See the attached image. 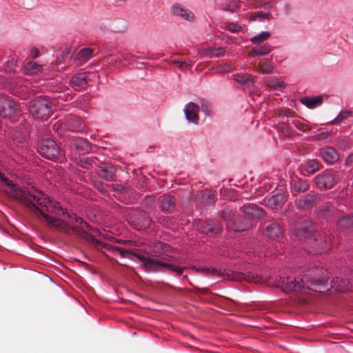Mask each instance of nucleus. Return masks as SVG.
Returning <instances> with one entry per match:
<instances>
[{"instance_id":"obj_34","label":"nucleus","mask_w":353,"mask_h":353,"mask_svg":"<svg viewBox=\"0 0 353 353\" xmlns=\"http://www.w3.org/2000/svg\"><path fill=\"white\" fill-rule=\"evenodd\" d=\"M271 34L269 32L264 31L252 37L250 41L252 43L257 44L268 40Z\"/></svg>"},{"instance_id":"obj_47","label":"nucleus","mask_w":353,"mask_h":353,"mask_svg":"<svg viewBox=\"0 0 353 353\" xmlns=\"http://www.w3.org/2000/svg\"><path fill=\"white\" fill-rule=\"evenodd\" d=\"M0 180L3 182L7 186L12 187L14 185L13 182L8 179L5 175L0 172Z\"/></svg>"},{"instance_id":"obj_29","label":"nucleus","mask_w":353,"mask_h":353,"mask_svg":"<svg viewBox=\"0 0 353 353\" xmlns=\"http://www.w3.org/2000/svg\"><path fill=\"white\" fill-rule=\"evenodd\" d=\"M255 77L248 74H238L236 75L235 80L237 83L245 85L248 87L253 85L254 83V79Z\"/></svg>"},{"instance_id":"obj_49","label":"nucleus","mask_w":353,"mask_h":353,"mask_svg":"<svg viewBox=\"0 0 353 353\" xmlns=\"http://www.w3.org/2000/svg\"><path fill=\"white\" fill-rule=\"evenodd\" d=\"M283 10L286 15H290L292 11L291 6L288 3H285L283 6Z\"/></svg>"},{"instance_id":"obj_51","label":"nucleus","mask_w":353,"mask_h":353,"mask_svg":"<svg viewBox=\"0 0 353 353\" xmlns=\"http://www.w3.org/2000/svg\"><path fill=\"white\" fill-rule=\"evenodd\" d=\"M330 136V134L328 132H322L321 134H319L316 136L317 139H324L327 138Z\"/></svg>"},{"instance_id":"obj_48","label":"nucleus","mask_w":353,"mask_h":353,"mask_svg":"<svg viewBox=\"0 0 353 353\" xmlns=\"http://www.w3.org/2000/svg\"><path fill=\"white\" fill-rule=\"evenodd\" d=\"M39 55V50L37 48H33L30 50V56L33 59H36Z\"/></svg>"},{"instance_id":"obj_24","label":"nucleus","mask_w":353,"mask_h":353,"mask_svg":"<svg viewBox=\"0 0 353 353\" xmlns=\"http://www.w3.org/2000/svg\"><path fill=\"white\" fill-rule=\"evenodd\" d=\"M303 166L305 172L309 174H314L320 170L321 164L316 159H308L304 161Z\"/></svg>"},{"instance_id":"obj_42","label":"nucleus","mask_w":353,"mask_h":353,"mask_svg":"<svg viewBox=\"0 0 353 353\" xmlns=\"http://www.w3.org/2000/svg\"><path fill=\"white\" fill-rule=\"evenodd\" d=\"M259 3V7L265 9H271L273 8V3L270 0H256Z\"/></svg>"},{"instance_id":"obj_36","label":"nucleus","mask_w":353,"mask_h":353,"mask_svg":"<svg viewBox=\"0 0 353 353\" xmlns=\"http://www.w3.org/2000/svg\"><path fill=\"white\" fill-rule=\"evenodd\" d=\"M192 269L196 271L197 272H200L205 275H215V274L221 275V270H217L216 269H214V268H199L193 267Z\"/></svg>"},{"instance_id":"obj_19","label":"nucleus","mask_w":353,"mask_h":353,"mask_svg":"<svg viewBox=\"0 0 353 353\" xmlns=\"http://www.w3.org/2000/svg\"><path fill=\"white\" fill-rule=\"evenodd\" d=\"M291 187L293 192L302 193L309 189L310 185L305 179L294 176L291 180Z\"/></svg>"},{"instance_id":"obj_14","label":"nucleus","mask_w":353,"mask_h":353,"mask_svg":"<svg viewBox=\"0 0 353 353\" xmlns=\"http://www.w3.org/2000/svg\"><path fill=\"white\" fill-rule=\"evenodd\" d=\"M158 204L161 210L165 213L172 212L176 205L174 197L170 194H163L158 199Z\"/></svg>"},{"instance_id":"obj_9","label":"nucleus","mask_w":353,"mask_h":353,"mask_svg":"<svg viewBox=\"0 0 353 353\" xmlns=\"http://www.w3.org/2000/svg\"><path fill=\"white\" fill-rule=\"evenodd\" d=\"M287 196V193L283 188H277L274 190L272 194L267 199L266 205L272 209H276L284 204Z\"/></svg>"},{"instance_id":"obj_1","label":"nucleus","mask_w":353,"mask_h":353,"mask_svg":"<svg viewBox=\"0 0 353 353\" xmlns=\"http://www.w3.org/2000/svg\"><path fill=\"white\" fill-rule=\"evenodd\" d=\"M22 204L36 215L42 216L50 228L57 229L68 235L73 232L77 236L92 243L98 250L104 249L110 253L120 254L123 257L125 254L132 253L149 271L163 272L164 270H170L179 275L183 272L185 268L172 263L174 259L171 255V247L167 243H157L152 249V256L154 258H150L97 240L94 234L99 233L98 229L90 227L76 214L67 212L66 209L60 206L58 202L32 187L22 189Z\"/></svg>"},{"instance_id":"obj_4","label":"nucleus","mask_w":353,"mask_h":353,"mask_svg":"<svg viewBox=\"0 0 353 353\" xmlns=\"http://www.w3.org/2000/svg\"><path fill=\"white\" fill-rule=\"evenodd\" d=\"M314 227L310 221H304L296 225L294 234L301 241L305 240L316 253L328 251L331 248V236L327 232L314 233Z\"/></svg>"},{"instance_id":"obj_35","label":"nucleus","mask_w":353,"mask_h":353,"mask_svg":"<svg viewBox=\"0 0 353 353\" xmlns=\"http://www.w3.org/2000/svg\"><path fill=\"white\" fill-rule=\"evenodd\" d=\"M239 6L236 0H225V2L222 4L221 8L225 11L234 12Z\"/></svg>"},{"instance_id":"obj_55","label":"nucleus","mask_w":353,"mask_h":353,"mask_svg":"<svg viewBox=\"0 0 353 353\" xmlns=\"http://www.w3.org/2000/svg\"><path fill=\"white\" fill-rule=\"evenodd\" d=\"M348 159H349L350 160H351V161H352V160H353V154L350 155V156H349V157H348Z\"/></svg>"},{"instance_id":"obj_6","label":"nucleus","mask_w":353,"mask_h":353,"mask_svg":"<svg viewBox=\"0 0 353 353\" xmlns=\"http://www.w3.org/2000/svg\"><path fill=\"white\" fill-rule=\"evenodd\" d=\"M50 110L51 103L45 97H39L29 102L28 111L36 119L48 116Z\"/></svg>"},{"instance_id":"obj_17","label":"nucleus","mask_w":353,"mask_h":353,"mask_svg":"<svg viewBox=\"0 0 353 353\" xmlns=\"http://www.w3.org/2000/svg\"><path fill=\"white\" fill-rule=\"evenodd\" d=\"M199 106L193 102L188 103L184 109L186 119L195 124L198 123Z\"/></svg>"},{"instance_id":"obj_13","label":"nucleus","mask_w":353,"mask_h":353,"mask_svg":"<svg viewBox=\"0 0 353 353\" xmlns=\"http://www.w3.org/2000/svg\"><path fill=\"white\" fill-rule=\"evenodd\" d=\"M317 194L310 192L303 194L296 201V205L299 208L307 210L312 208L319 200Z\"/></svg>"},{"instance_id":"obj_27","label":"nucleus","mask_w":353,"mask_h":353,"mask_svg":"<svg viewBox=\"0 0 353 353\" xmlns=\"http://www.w3.org/2000/svg\"><path fill=\"white\" fill-rule=\"evenodd\" d=\"M258 68L259 70L265 74H269L273 71L272 61L267 58L260 59Z\"/></svg>"},{"instance_id":"obj_8","label":"nucleus","mask_w":353,"mask_h":353,"mask_svg":"<svg viewBox=\"0 0 353 353\" xmlns=\"http://www.w3.org/2000/svg\"><path fill=\"white\" fill-rule=\"evenodd\" d=\"M39 152L48 159H54L59 154L60 150L53 139H46L42 141L39 148Z\"/></svg>"},{"instance_id":"obj_10","label":"nucleus","mask_w":353,"mask_h":353,"mask_svg":"<svg viewBox=\"0 0 353 353\" xmlns=\"http://www.w3.org/2000/svg\"><path fill=\"white\" fill-rule=\"evenodd\" d=\"M16 104L9 97L0 94V116L9 117L14 113Z\"/></svg>"},{"instance_id":"obj_31","label":"nucleus","mask_w":353,"mask_h":353,"mask_svg":"<svg viewBox=\"0 0 353 353\" xmlns=\"http://www.w3.org/2000/svg\"><path fill=\"white\" fill-rule=\"evenodd\" d=\"M25 71L28 74H36L42 70V65L35 61H30L26 63L24 66Z\"/></svg>"},{"instance_id":"obj_30","label":"nucleus","mask_w":353,"mask_h":353,"mask_svg":"<svg viewBox=\"0 0 353 353\" xmlns=\"http://www.w3.org/2000/svg\"><path fill=\"white\" fill-rule=\"evenodd\" d=\"M93 50L84 48L77 53V58L80 62H85L92 57Z\"/></svg>"},{"instance_id":"obj_7","label":"nucleus","mask_w":353,"mask_h":353,"mask_svg":"<svg viewBox=\"0 0 353 353\" xmlns=\"http://www.w3.org/2000/svg\"><path fill=\"white\" fill-rule=\"evenodd\" d=\"M84 128V123L80 118L76 116H71L63 122L60 123L57 125H54V128L57 130H59L60 133H64L66 131L80 132L83 130Z\"/></svg>"},{"instance_id":"obj_45","label":"nucleus","mask_w":353,"mask_h":353,"mask_svg":"<svg viewBox=\"0 0 353 353\" xmlns=\"http://www.w3.org/2000/svg\"><path fill=\"white\" fill-rule=\"evenodd\" d=\"M294 125L299 130L303 132H307L310 130V128L307 124L298 121L294 122Z\"/></svg>"},{"instance_id":"obj_40","label":"nucleus","mask_w":353,"mask_h":353,"mask_svg":"<svg viewBox=\"0 0 353 353\" xmlns=\"http://www.w3.org/2000/svg\"><path fill=\"white\" fill-rule=\"evenodd\" d=\"M200 103H201V110L203 112H204L205 114H210L212 110V105L210 103L205 101L204 99H201L200 100Z\"/></svg>"},{"instance_id":"obj_2","label":"nucleus","mask_w":353,"mask_h":353,"mask_svg":"<svg viewBox=\"0 0 353 353\" xmlns=\"http://www.w3.org/2000/svg\"><path fill=\"white\" fill-rule=\"evenodd\" d=\"M328 270L319 267L309 269L301 278L295 279L291 276L281 277L277 285L284 292H300L308 289L318 292L327 290Z\"/></svg>"},{"instance_id":"obj_5","label":"nucleus","mask_w":353,"mask_h":353,"mask_svg":"<svg viewBox=\"0 0 353 353\" xmlns=\"http://www.w3.org/2000/svg\"><path fill=\"white\" fill-rule=\"evenodd\" d=\"M341 173L338 171L327 169L315 176V183L320 190L332 188L340 179Z\"/></svg>"},{"instance_id":"obj_32","label":"nucleus","mask_w":353,"mask_h":353,"mask_svg":"<svg viewBox=\"0 0 353 353\" xmlns=\"http://www.w3.org/2000/svg\"><path fill=\"white\" fill-rule=\"evenodd\" d=\"M267 85L274 90H281L285 87V83L276 77H271L266 81Z\"/></svg>"},{"instance_id":"obj_54","label":"nucleus","mask_w":353,"mask_h":353,"mask_svg":"<svg viewBox=\"0 0 353 353\" xmlns=\"http://www.w3.org/2000/svg\"><path fill=\"white\" fill-rule=\"evenodd\" d=\"M151 222H152V219L150 217H146L145 219L143 224L145 225H150Z\"/></svg>"},{"instance_id":"obj_41","label":"nucleus","mask_w":353,"mask_h":353,"mask_svg":"<svg viewBox=\"0 0 353 353\" xmlns=\"http://www.w3.org/2000/svg\"><path fill=\"white\" fill-rule=\"evenodd\" d=\"M233 70V66L228 63H225L223 65H220L217 67L216 71L218 72L222 73V72H228Z\"/></svg>"},{"instance_id":"obj_38","label":"nucleus","mask_w":353,"mask_h":353,"mask_svg":"<svg viewBox=\"0 0 353 353\" xmlns=\"http://www.w3.org/2000/svg\"><path fill=\"white\" fill-rule=\"evenodd\" d=\"M352 112L351 110H345L342 111L333 121L332 123H338L343 121V119L347 118L349 116L352 115Z\"/></svg>"},{"instance_id":"obj_18","label":"nucleus","mask_w":353,"mask_h":353,"mask_svg":"<svg viewBox=\"0 0 353 353\" xmlns=\"http://www.w3.org/2000/svg\"><path fill=\"white\" fill-rule=\"evenodd\" d=\"M70 147L81 153L88 152L90 150V145L88 141L79 137H75L71 139Z\"/></svg>"},{"instance_id":"obj_43","label":"nucleus","mask_w":353,"mask_h":353,"mask_svg":"<svg viewBox=\"0 0 353 353\" xmlns=\"http://www.w3.org/2000/svg\"><path fill=\"white\" fill-rule=\"evenodd\" d=\"M94 162V160L89 158H83L81 159L79 165L81 166L83 168H88L90 166L92 165V163Z\"/></svg>"},{"instance_id":"obj_22","label":"nucleus","mask_w":353,"mask_h":353,"mask_svg":"<svg viewBox=\"0 0 353 353\" xmlns=\"http://www.w3.org/2000/svg\"><path fill=\"white\" fill-rule=\"evenodd\" d=\"M70 82L74 86L84 88L88 83V74L79 73L71 79Z\"/></svg>"},{"instance_id":"obj_39","label":"nucleus","mask_w":353,"mask_h":353,"mask_svg":"<svg viewBox=\"0 0 353 353\" xmlns=\"http://www.w3.org/2000/svg\"><path fill=\"white\" fill-rule=\"evenodd\" d=\"M221 230L220 226L218 225L210 224L209 227L207 229L206 235L209 236H213L215 234H218Z\"/></svg>"},{"instance_id":"obj_26","label":"nucleus","mask_w":353,"mask_h":353,"mask_svg":"<svg viewBox=\"0 0 353 353\" xmlns=\"http://www.w3.org/2000/svg\"><path fill=\"white\" fill-rule=\"evenodd\" d=\"M350 281L346 279L336 278L331 281V287L339 292L346 290Z\"/></svg>"},{"instance_id":"obj_23","label":"nucleus","mask_w":353,"mask_h":353,"mask_svg":"<svg viewBox=\"0 0 353 353\" xmlns=\"http://www.w3.org/2000/svg\"><path fill=\"white\" fill-rule=\"evenodd\" d=\"M300 101L302 104L305 105L310 109H314L317 106L320 105L323 103L322 96H316L312 98L304 97L302 98Z\"/></svg>"},{"instance_id":"obj_11","label":"nucleus","mask_w":353,"mask_h":353,"mask_svg":"<svg viewBox=\"0 0 353 353\" xmlns=\"http://www.w3.org/2000/svg\"><path fill=\"white\" fill-rule=\"evenodd\" d=\"M215 201L214 193L208 190L200 191L195 196V202L198 205L204 207L212 205Z\"/></svg>"},{"instance_id":"obj_3","label":"nucleus","mask_w":353,"mask_h":353,"mask_svg":"<svg viewBox=\"0 0 353 353\" xmlns=\"http://www.w3.org/2000/svg\"><path fill=\"white\" fill-rule=\"evenodd\" d=\"M244 214L243 219L230 207H225L221 213V217L225 223L228 229L236 232L248 230L252 227V220L263 219L265 213L256 204H248L241 208Z\"/></svg>"},{"instance_id":"obj_20","label":"nucleus","mask_w":353,"mask_h":353,"mask_svg":"<svg viewBox=\"0 0 353 353\" xmlns=\"http://www.w3.org/2000/svg\"><path fill=\"white\" fill-rule=\"evenodd\" d=\"M171 12L174 16L180 17L189 21L192 20L194 17V14L191 11L178 4H175L172 6Z\"/></svg>"},{"instance_id":"obj_44","label":"nucleus","mask_w":353,"mask_h":353,"mask_svg":"<svg viewBox=\"0 0 353 353\" xmlns=\"http://www.w3.org/2000/svg\"><path fill=\"white\" fill-rule=\"evenodd\" d=\"M210 223L204 222V221H200L197 224L198 230L201 233L205 234L207 232V229L210 225Z\"/></svg>"},{"instance_id":"obj_15","label":"nucleus","mask_w":353,"mask_h":353,"mask_svg":"<svg viewBox=\"0 0 353 353\" xmlns=\"http://www.w3.org/2000/svg\"><path fill=\"white\" fill-rule=\"evenodd\" d=\"M320 157L324 162L327 164H334L339 159L338 152L330 146L324 147L321 149Z\"/></svg>"},{"instance_id":"obj_52","label":"nucleus","mask_w":353,"mask_h":353,"mask_svg":"<svg viewBox=\"0 0 353 353\" xmlns=\"http://www.w3.org/2000/svg\"><path fill=\"white\" fill-rule=\"evenodd\" d=\"M174 63L177 65L179 68H183V67H187L188 65L185 62H182L179 61H174Z\"/></svg>"},{"instance_id":"obj_46","label":"nucleus","mask_w":353,"mask_h":353,"mask_svg":"<svg viewBox=\"0 0 353 353\" xmlns=\"http://www.w3.org/2000/svg\"><path fill=\"white\" fill-rule=\"evenodd\" d=\"M227 28L232 32H238L241 30V26L234 23H228L227 26Z\"/></svg>"},{"instance_id":"obj_21","label":"nucleus","mask_w":353,"mask_h":353,"mask_svg":"<svg viewBox=\"0 0 353 353\" xmlns=\"http://www.w3.org/2000/svg\"><path fill=\"white\" fill-rule=\"evenodd\" d=\"M335 212L334 207L327 203L319 210L318 216L320 219L331 221L333 220V216Z\"/></svg>"},{"instance_id":"obj_16","label":"nucleus","mask_w":353,"mask_h":353,"mask_svg":"<svg viewBox=\"0 0 353 353\" xmlns=\"http://www.w3.org/2000/svg\"><path fill=\"white\" fill-rule=\"evenodd\" d=\"M263 232L267 238L276 241H279L283 236V230L277 223L268 225Z\"/></svg>"},{"instance_id":"obj_12","label":"nucleus","mask_w":353,"mask_h":353,"mask_svg":"<svg viewBox=\"0 0 353 353\" xmlns=\"http://www.w3.org/2000/svg\"><path fill=\"white\" fill-rule=\"evenodd\" d=\"M97 172L101 178L108 181H114L116 177V168L109 163H101Z\"/></svg>"},{"instance_id":"obj_37","label":"nucleus","mask_w":353,"mask_h":353,"mask_svg":"<svg viewBox=\"0 0 353 353\" xmlns=\"http://www.w3.org/2000/svg\"><path fill=\"white\" fill-rule=\"evenodd\" d=\"M225 52L223 48H210L208 51V54L210 58L219 57L224 54Z\"/></svg>"},{"instance_id":"obj_50","label":"nucleus","mask_w":353,"mask_h":353,"mask_svg":"<svg viewBox=\"0 0 353 353\" xmlns=\"http://www.w3.org/2000/svg\"><path fill=\"white\" fill-rule=\"evenodd\" d=\"M70 50L68 49V48H66L65 49L63 52H62V54H61V59L62 60H64L65 59L68 58L70 55Z\"/></svg>"},{"instance_id":"obj_33","label":"nucleus","mask_w":353,"mask_h":353,"mask_svg":"<svg viewBox=\"0 0 353 353\" xmlns=\"http://www.w3.org/2000/svg\"><path fill=\"white\" fill-rule=\"evenodd\" d=\"M271 14L270 12H263L261 11L251 12L250 15V21H256V19H268L270 20Z\"/></svg>"},{"instance_id":"obj_53","label":"nucleus","mask_w":353,"mask_h":353,"mask_svg":"<svg viewBox=\"0 0 353 353\" xmlns=\"http://www.w3.org/2000/svg\"><path fill=\"white\" fill-rule=\"evenodd\" d=\"M290 112L288 110H282L279 112V116H286L288 117Z\"/></svg>"},{"instance_id":"obj_25","label":"nucleus","mask_w":353,"mask_h":353,"mask_svg":"<svg viewBox=\"0 0 353 353\" xmlns=\"http://www.w3.org/2000/svg\"><path fill=\"white\" fill-rule=\"evenodd\" d=\"M338 229L345 231L353 228V216H345L337 222Z\"/></svg>"},{"instance_id":"obj_28","label":"nucleus","mask_w":353,"mask_h":353,"mask_svg":"<svg viewBox=\"0 0 353 353\" xmlns=\"http://www.w3.org/2000/svg\"><path fill=\"white\" fill-rule=\"evenodd\" d=\"M271 51V48L269 46H256L252 48L248 52V54L252 57L257 55H265Z\"/></svg>"}]
</instances>
